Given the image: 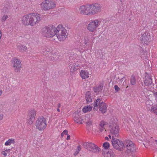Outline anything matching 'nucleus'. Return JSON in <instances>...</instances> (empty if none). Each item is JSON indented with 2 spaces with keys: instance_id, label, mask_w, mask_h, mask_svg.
<instances>
[{
  "instance_id": "1",
  "label": "nucleus",
  "mask_w": 157,
  "mask_h": 157,
  "mask_svg": "<svg viewBox=\"0 0 157 157\" xmlns=\"http://www.w3.org/2000/svg\"><path fill=\"white\" fill-rule=\"evenodd\" d=\"M42 32L45 36L48 38H52L56 36L58 39H66L67 36V31L63 26L61 24L56 27L50 25L42 29Z\"/></svg>"
},
{
  "instance_id": "2",
  "label": "nucleus",
  "mask_w": 157,
  "mask_h": 157,
  "mask_svg": "<svg viewBox=\"0 0 157 157\" xmlns=\"http://www.w3.org/2000/svg\"><path fill=\"white\" fill-rule=\"evenodd\" d=\"M40 20L39 14L32 13L24 15L21 19L22 23L26 25L34 26Z\"/></svg>"
},
{
  "instance_id": "3",
  "label": "nucleus",
  "mask_w": 157,
  "mask_h": 157,
  "mask_svg": "<svg viewBox=\"0 0 157 157\" xmlns=\"http://www.w3.org/2000/svg\"><path fill=\"white\" fill-rule=\"evenodd\" d=\"M93 109L95 111L98 110V108L101 113H104L107 110V105L101 98H98L96 102L93 103Z\"/></svg>"
},
{
  "instance_id": "4",
  "label": "nucleus",
  "mask_w": 157,
  "mask_h": 157,
  "mask_svg": "<svg viewBox=\"0 0 157 157\" xmlns=\"http://www.w3.org/2000/svg\"><path fill=\"white\" fill-rule=\"evenodd\" d=\"M83 146L87 150L94 153H98L101 151V149L98 146L91 142H84Z\"/></svg>"
},
{
  "instance_id": "5",
  "label": "nucleus",
  "mask_w": 157,
  "mask_h": 157,
  "mask_svg": "<svg viewBox=\"0 0 157 157\" xmlns=\"http://www.w3.org/2000/svg\"><path fill=\"white\" fill-rule=\"evenodd\" d=\"M35 125L36 129L39 131L44 130L46 127V121L43 117H39L36 120Z\"/></svg>"
},
{
  "instance_id": "6",
  "label": "nucleus",
  "mask_w": 157,
  "mask_h": 157,
  "mask_svg": "<svg viewBox=\"0 0 157 157\" xmlns=\"http://www.w3.org/2000/svg\"><path fill=\"white\" fill-rule=\"evenodd\" d=\"M40 5L41 9L44 11L53 9L56 6L54 2L51 0H48L44 1Z\"/></svg>"
},
{
  "instance_id": "7",
  "label": "nucleus",
  "mask_w": 157,
  "mask_h": 157,
  "mask_svg": "<svg viewBox=\"0 0 157 157\" xmlns=\"http://www.w3.org/2000/svg\"><path fill=\"white\" fill-rule=\"evenodd\" d=\"M112 139L111 141L114 148L121 151L124 149L125 148V144H124V142L115 138Z\"/></svg>"
},
{
  "instance_id": "8",
  "label": "nucleus",
  "mask_w": 157,
  "mask_h": 157,
  "mask_svg": "<svg viewBox=\"0 0 157 157\" xmlns=\"http://www.w3.org/2000/svg\"><path fill=\"white\" fill-rule=\"evenodd\" d=\"M110 128H111L110 133L112 135V138L115 137H118L119 135V128L118 124L117 122H114L110 125Z\"/></svg>"
},
{
  "instance_id": "9",
  "label": "nucleus",
  "mask_w": 157,
  "mask_h": 157,
  "mask_svg": "<svg viewBox=\"0 0 157 157\" xmlns=\"http://www.w3.org/2000/svg\"><path fill=\"white\" fill-rule=\"evenodd\" d=\"M90 15H92L100 12L102 7L100 4L95 3L90 4Z\"/></svg>"
},
{
  "instance_id": "10",
  "label": "nucleus",
  "mask_w": 157,
  "mask_h": 157,
  "mask_svg": "<svg viewBox=\"0 0 157 157\" xmlns=\"http://www.w3.org/2000/svg\"><path fill=\"white\" fill-rule=\"evenodd\" d=\"M125 144V148L126 147L127 150L125 151L126 153H129L130 152H134L136 148L134 144L132 141L129 140H125L124 142Z\"/></svg>"
},
{
  "instance_id": "11",
  "label": "nucleus",
  "mask_w": 157,
  "mask_h": 157,
  "mask_svg": "<svg viewBox=\"0 0 157 157\" xmlns=\"http://www.w3.org/2000/svg\"><path fill=\"white\" fill-rule=\"evenodd\" d=\"M12 64L15 72H20L21 68V64L19 59L16 57L13 58L12 60Z\"/></svg>"
},
{
  "instance_id": "12",
  "label": "nucleus",
  "mask_w": 157,
  "mask_h": 157,
  "mask_svg": "<svg viewBox=\"0 0 157 157\" xmlns=\"http://www.w3.org/2000/svg\"><path fill=\"white\" fill-rule=\"evenodd\" d=\"M99 21L98 19H95L90 21L88 24L87 29L91 32H93L96 30L97 28L99 25Z\"/></svg>"
},
{
  "instance_id": "13",
  "label": "nucleus",
  "mask_w": 157,
  "mask_h": 157,
  "mask_svg": "<svg viewBox=\"0 0 157 157\" xmlns=\"http://www.w3.org/2000/svg\"><path fill=\"white\" fill-rule=\"evenodd\" d=\"M90 4L82 5L79 7V11L81 14L90 15Z\"/></svg>"
},
{
  "instance_id": "14",
  "label": "nucleus",
  "mask_w": 157,
  "mask_h": 157,
  "mask_svg": "<svg viewBox=\"0 0 157 157\" xmlns=\"http://www.w3.org/2000/svg\"><path fill=\"white\" fill-rule=\"evenodd\" d=\"M36 111L33 109H30L28 112L27 121L28 124L30 125L33 123L36 116Z\"/></svg>"
},
{
  "instance_id": "15",
  "label": "nucleus",
  "mask_w": 157,
  "mask_h": 157,
  "mask_svg": "<svg viewBox=\"0 0 157 157\" xmlns=\"http://www.w3.org/2000/svg\"><path fill=\"white\" fill-rule=\"evenodd\" d=\"M144 83L146 86L152 85V79L150 75L147 74L146 75L144 80Z\"/></svg>"
},
{
  "instance_id": "16",
  "label": "nucleus",
  "mask_w": 157,
  "mask_h": 157,
  "mask_svg": "<svg viewBox=\"0 0 157 157\" xmlns=\"http://www.w3.org/2000/svg\"><path fill=\"white\" fill-rule=\"evenodd\" d=\"M80 75L82 79H86L89 77L88 72L85 70H81L80 72Z\"/></svg>"
},
{
  "instance_id": "17",
  "label": "nucleus",
  "mask_w": 157,
  "mask_h": 157,
  "mask_svg": "<svg viewBox=\"0 0 157 157\" xmlns=\"http://www.w3.org/2000/svg\"><path fill=\"white\" fill-rule=\"evenodd\" d=\"M143 32L144 33H141V34H140V38L141 39H151V38L150 37L151 36H150L149 34L147 32H144L143 30Z\"/></svg>"
},
{
  "instance_id": "18",
  "label": "nucleus",
  "mask_w": 157,
  "mask_h": 157,
  "mask_svg": "<svg viewBox=\"0 0 157 157\" xmlns=\"http://www.w3.org/2000/svg\"><path fill=\"white\" fill-rule=\"evenodd\" d=\"M74 121L77 123L82 124V119L78 114H75L74 118Z\"/></svg>"
},
{
  "instance_id": "19",
  "label": "nucleus",
  "mask_w": 157,
  "mask_h": 157,
  "mask_svg": "<svg viewBox=\"0 0 157 157\" xmlns=\"http://www.w3.org/2000/svg\"><path fill=\"white\" fill-rule=\"evenodd\" d=\"M56 53L53 54L52 53H49V55H48L49 58L52 61H56L58 60L59 59V56L56 55Z\"/></svg>"
},
{
  "instance_id": "20",
  "label": "nucleus",
  "mask_w": 157,
  "mask_h": 157,
  "mask_svg": "<svg viewBox=\"0 0 157 157\" xmlns=\"http://www.w3.org/2000/svg\"><path fill=\"white\" fill-rule=\"evenodd\" d=\"M85 98L87 103L90 102L92 101L91 94L90 91L86 92L85 94Z\"/></svg>"
},
{
  "instance_id": "21",
  "label": "nucleus",
  "mask_w": 157,
  "mask_h": 157,
  "mask_svg": "<svg viewBox=\"0 0 157 157\" xmlns=\"http://www.w3.org/2000/svg\"><path fill=\"white\" fill-rule=\"evenodd\" d=\"M93 104H92V106L88 105L86 106H85L82 109V111L84 113H86L88 111H90L92 109V106L94 107Z\"/></svg>"
},
{
  "instance_id": "22",
  "label": "nucleus",
  "mask_w": 157,
  "mask_h": 157,
  "mask_svg": "<svg viewBox=\"0 0 157 157\" xmlns=\"http://www.w3.org/2000/svg\"><path fill=\"white\" fill-rule=\"evenodd\" d=\"M103 86L101 84L99 85L98 87L94 88V90L95 92H99L102 90Z\"/></svg>"
},
{
  "instance_id": "23",
  "label": "nucleus",
  "mask_w": 157,
  "mask_h": 157,
  "mask_svg": "<svg viewBox=\"0 0 157 157\" xmlns=\"http://www.w3.org/2000/svg\"><path fill=\"white\" fill-rule=\"evenodd\" d=\"M14 143V139H10L8 140L5 143V144L6 146L9 145L12 143L13 144Z\"/></svg>"
},
{
  "instance_id": "24",
  "label": "nucleus",
  "mask_w": 157,
  "mask_h": 157,
  "mask_svg": "<svg viewBox=\"0 0 157 157\" xmlns=\"http://www.w3.org/2000/svg\"><path fill=\"white\" fill-rule=\"evenodd\" d=\"M19 49L21 52H26L27 51V48L25 46L21 45L19 47Z\"/></svg>"
},
{
  "instance_id": "25",
  "label": "nucleus",
  "mask_w": 157,
  "mask_h": 157,
  "mask_svg": "<svg viewBox=\"0 0 157 157\" xmlns=\"http://www.w3.org/2000/svg\"><path fill=\"white\" fill-rule=\"evenodd\" d=\"M78 65L76 64L72 65L71 68V71L73 72L76 70L78 69Z\"/></svg>"
},
{
  "instance_id": "26",
  "label": "nucleus",
  "mask_w": 157,
  "mask_h": 157,
  "mask_svg": "<svg viewBox=\"0 0 157 157\" xmlns=\"http://www.w3.org/2000/svg\"><path fill=\"white\" fill-rule=\"evenodd\" d=\"M130 82L131 84L134 85L136 83V80L135 77L132 76L130 78Z\"/></svg>"
},
{
  "instance_id": "27",
  "label": "nucleus",
  "mask_w": 157,
  "mask_h": 157,
  "mask_svg": "<svg viewBox=\"0 0 157 157\" xmlns=\"http://www.w3.org/2000/svg\"><path fill=\"white\" fill-rule=\"evenodd\" d=\"M114 154L113 152H107L105 155L104 157H114Z\"/></svg>"
},
{
  "instance_id": "28",
  "label": "nucleus",
  "mask_w": 157,
  "mask_h": 157,
  "mask_svg": "<svg viewBox=\"0 0 157 157\" xmlns=\"http://www.w3.org/2000/svg\"><path fill=\"white\" fill-rule=\"evenodd\" d=\"M8 18V17L7 15L4 14L2 17L1 21L2 22H4Z\"/></svg>"
},
{
  "instance_id": "29",
  "label": "nucleus",
  "mask_w": 157,
  "mask_h": 157,
  "mask_svg": "<svg viewBox=\"0 0 157 157\" xmlns=\"http://www.w3.org/2000/svg\"><path fill=\"white\" fill-rule=\"evenodd\" d=\"M140 43L144 45H147L149 44L148 40H140Z\"/></svg>"
},
{
  "instance_id": "30",
  "label": "nucleus",
  "mask_w": 157,
  "mask_h": 157,
  "mask_svg": "<svg viewBox=\"0 0 157 157\" xmlns=\"http://www.w3.org/2000/svg\"><path fill=\"white\" fill-rule=\"evenodd\" d=\"M110 146L109 143L108 142L104 143L103 144V147L105 149H107L109 148Z\"/></svg>"
},
{
  "instance_id": "31",
  "label": "nucleus",
  "mask_w": 157,
  "mask_h": 157,
  "mask_svg": "<svg viewBox=\"0 0 157 157\" xmlns=\"http://www.w3.org/2000/svg\"><path fill=\"white\" fill-rule=\"evenodd\" d=\"M107 123L104 121H101L99 125L101 128H104L105 125H107Z\"/></svg>"
},
{
  "instance_id": "32",
  "label": "nucleus",
  "mask_w": 157,
  "mask_h": 157,
  "mask_svg": "<svg viewBox=\"0 0 157 157\" xmlns=\"http://www.w3.org/2000/svg\"><path fill=\"white\" fill-rule=\"evenodd\" d=\"M146 104L147 107L149 108L152 105V103L151 101L147 100L146 102Z\"/></svg>"
},
{
  "instance_id": "33",
  "label": "nucleus",
  "mask_w": 157,
  "mask_h": 157,
  "mask_svg": "<svg viewBox=\"0 0 157 157\" xmlns=\"http://www.w3.org/2000/svg\"><path fill=\"white\" fill-rule=\"evenodd\" d=\"M152 111L157 115V106L151 107Z\"/></svg>"
},
{
  "instance_id": "34",
  "label": "nucleus",
  "mask_w": 157,
  "mask_h": 157,
  "mask_svg": "<svg viewBox=\"0 0 157 157\" xmlns=\"http://www.w3.org/2000/svg\"><path fill=\"white\" fill-rule=\"evenodd\" d=\"M80 44L81 45H82V46H87L88 44L86 42V40H82V41L80 42Z\"/></svg>"
},
{
  "instance_id": "35",
  "label": "nucleus",
  "mask_w": 157,
  "mask_h": 157,
  "mask_svg": "<svg viewBox=\"0 0 157 157\" xmlns=\"http://www.w3.org/2000/svg\"><path fill=\"white\" fill-rule=\"evenodd\" d=\"M50 49L49 48H47L44 49L43 50V52H44V53H45V54H48V52H50Z\"/></svg>"
},
{
  "instance_id": "36",
  "label": "nucleus",
  "mask_w": 157,
  "mask_h": 157,
  "mask_svg": "<svg viewBox=\"0 0 157 157\" xmlns=\"http://www.w3.org/2000/svg\"><path fill=\"white\" fill-rule=\"evenodd\" d=\"M153 96L155 98V101L157 102V92L153 93Z\"/></svg>"
},
{
  "instance_id": "37",
  "label": "nucleus",
  "mask_w": 157,
  "mask_h": 157,
  "mask_svg": "<svg viewBox=\"0 0 157 157\" xmlns=\"http://www.w3.org/2000/svg\"><path fill=\"white\" fill-rule=\"evenodd\" d=\"M86 124L87 125L90 126V125H91L92 124V122L91 120H89L87 122Z\"/></svg>"
},
{
  "instance_id": "38",
  "label": "nucleus",
  "mask_w": 157,
  "mask_h": 157,
  "mask_svg": "<svg viewBox=\"0 0 157 157\" xmlns=\"http://www.w3.org/2000/svg\"><path fill=\"white\" fill-rule=\"evenodd\" d=\"M114 88L116 90V91L117 92L118 91L120 90L119 88L118 87V86L117 85H115Z\"/></svg>"
},
{
  "instance_id": "39",
  "label": "nucleus",
  "mask_w": 157,
  "mask_h": 157,
  "mask_svg": "<svg viewBox=\"0 0 157 157\" xmlns=\"http://www.w3.org/2000/svg\"><path fill=\"white\" fill-rule=\"evenodd\" d=\"M1 154L5 156H6L7 155V153L5 152V151H2L1 152Z\"/></svg>"
},
{
  "instance_id": "40",
  "label": "nucleus",
  "mask_w": 157,
  "mask_h": 157,
  "mask_svg": "<svg viewBox=\"0 0 157 157\" xmlns=\"http://www.w3.org/2000/svg\"><path fill=\"white\" fill-rule=\"evenodd\" d=\"M62 132H63V134L67 135V133H68V131L67 130H65L64 131H63Z\"/></svg>"
},
{
  "instance_id": "41",
  "label": "nucleus",
  "mask_w": 157,
  "mask_h": 157,
  "mask_svg": "<svg viewBox=\"0 0 157 157\" xmlns=\"http://www.w3.org/2000/svg\"><path fill=\"white\" fill-rule=\"evenodd\" d=\"M81 147H80V145H79L78 146V151H80L81 150Z\"/></svg>"
},
{
  "instance_id": "42",
  "label": "nucleus",
  "mask_w": 157,
  "mask_h": 157,
  "mask_svg": "<svg viewBox=\"0 0 157 157\" xmlns=\"http://www.w3.org/2000/svg\"><path fill=\"white\" fill-rule=\"evenodd\" d=\"M10 151V149H6L5 150V152L7 153L9 152Z\"/></svg>"
},
{
  "instance_id": "43",
  "label": "nucleus",
  "mask_w": 157,
  "mask_h": 157,
  "mask_svg": "<svg viewBox=\"0 0 157 157\" xmlns=\"http://www.w3.org/2000/svg\"><path fill=\"white\" fill-rule=\"evenodd\" d=\"M67 140H68L70 139V135H67Z\"/></svg>"
},
{
  "instance_id": "44",
  "label": "nucleus",
  "mask_w": 157,
  "mask_h": 157,
  "mask_svg": "<svg viewBox=\"0 0 157 157\" xmlns=\"http://www.w3.org/2000/svg\"><path fill=\"white\" fill-rule=\"evenodd\" d=\"M3 116L2 115H0V121L2 119Z\"/></svg>"
},
{
  "instance_id": "45",
  "label": "nucleus",
  "mask_w": 157,
  "mask_h": 157,
  "mask_svg": "<svg viewBox=\"0 0 157 157\" xmlns=\"http://www.w3.org/2000/svg\"><path fill=\"white\" fill-rule=\"evenodd\" d=\"M104 128H101L100 129V131H101V132H102V131L103 130V129Z\"/></svg>"
},
{
  "instance_id": "46",
  "label": "nucleus",
  "mask_w": 157,
  "mask_h": 157,
  "mask_svg": "<svg viewBox=\"0 0 157 157\" xmlns=\"http://www.w3.org/2000/svg\"><path fill=\"white\" fill-rule=\"evenodd\" d=\"M105 139L106 140H109V138L108 137H105Z\"/></svg>"
},
{
  "instance_id": "47",
  "label": "nucleus",
  "mask_w": 157,
  "mask_h": 157,
  "mask_svg": "<svg viewBox=\"0 0 157 157\" xmlns=\"http://www.w3.org/2000/svg\"><path fill=\"white\" fill-rule=\"evenodd\" d=\"M64 135V134H63V132H62V133L61 134V136L62 137H63V135Z\"/></svg>"
},
{
  "instance_id": "48",
  "label": "nucleus",
  "mask_w": 157,
  "mask_h": 157,
  "mask_svg": "<svg viewBox=\"0 0 157 157\" xmlns=\"http://www.w3.org/2000/svg\"><path fill=\"white\" fill-rule=\"evenodd\" d=\"M109 137L110 139H111V135H109Z\"/></svg>"
},
{
  "instance_id": "49",
  "label": "nucleus",
  "mask_w": 157,
  "mask_h": 157,
  "mask_svg": "<svg viewBox=\"0 0 157 157\" xmlns=\"http://www.w3.org/2000/svg\"><path fill=\"white\" fill-rule=\"evenodd\" d=\"M57 111L58 112H60V110L59 109H57Z\"/></svg>"
},
{
  "instance_id": "50",
  "label": "nucleus",
  "mask_w": 157,
  "mask_h": 157,
  "mask_svg": "<svg viewBox=\"0 0 157 157\" xmlns=\"http://www.w3.org/2000/svg\"><path fill=\"white\" fill-rule=\"evenodd\" d=\"M79 153V151H77L76 152V154H78V153Z\"/></svg>"
},
{
  "instance_id": "51",
  "label": "nucleus",
  "mask_w": 157,
  "mask_h": 157,
  "mask_svg": "<svg viewBox=\"0 0 157 157\" xmlns=\"http://www.w3.org/2000/svg\"><path fill=\"white\" fill-rule=\"evenodd\" d=\"M60 106V104H59L58 105V106L59 107Z\"/></svg>"
},
{
  "instance_id": "52",
  "label": "nucleus",
  "mask_w": 157,
  "mask_h": 157,
  "mask_svg": "<svg viewBox=\"0 0 157 157\" xmlns=\"http://www.w3.org/2000/svg\"><path fill=\"white\" fill-rule=\"evenodd\" d=\"M128 87V86H127L126 87V88H127Z\"/></svg>"
},
{
  "instance_id": "53",
  "label": "nucleus",
  "mask_w": 157,
  "mask_h": 157,
  "mask_svg": "<svg viewBox=\"0 0 157 157\" xmlns=\"http://www.w3.org/2000/svg\"><path fill=\"white\" fill-rule=\"evenodd\" d=\"M155 141H156V143H157V140H155Z\"/></svg>"
},
{
  "instance_id": "54",
  "label": "nucleus",
  "mask_w": 157,
  "mask_h": 157,
  "mask_svg": "<svg viewBox=\"0 0 157 157\" xmlns=\"http://www.w3.org/2000/svg\"><path fill=\"white\" fill-rule=\"evenodd\" d=\"M141 90H143V89H142V87H141Z\"/></svg>"
}]
</instances>
